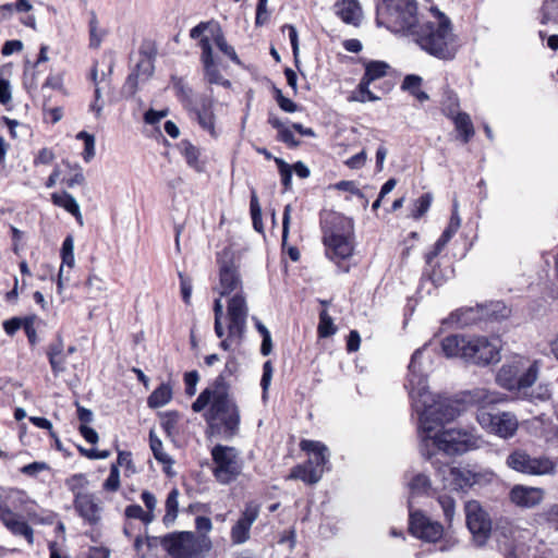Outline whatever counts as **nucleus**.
Segmentation results:
<instances>
[{"label": "nucleus", "instance_id": "63", "mask_svg": "<svg viewBox=\"0 0 558 558\" xmlns=\"http://www.w3.org/2000/svg\"><path fill=\"white\" fill-rule=\"evenodd\" d=\"M141 499L147 509L145 511L147 513H150V515H155V510L157 507V499H156L155 495L148 490H144L141 495Z\"/></svg>", "mask_w": 558, "mask_h": 558}, {"label": "nucleus", "instance_id": "30", "mask_svg": "<svg viewBox=\"0 0 558 558\" xmlns=\"http://www.w3.org/2000/svg\"><path fill=\"white\" fill-rule=\"evenodd\" d=\"M35 316H27L24 318L12 317L3 322V329L9 336H13L20 328H23L29 343L35 344Z\"/></svg>", "mask_w": 558, "mask_h": 558}, {"label": "nucleus", "instance_id": "8", "mask_svg": "<svg viewBox=\"0 0 558 558\" xmlns=\"http://www.w3.org/2000/svg\"><path fill=\"white\" fill-rule=\"evenodd\" d=\"M300 447L308 454H318L320 462L318 466H313V460L308 459L306 463L294 466L288 478L301 480L306 484H316L322 478L325 466L329 461L328 448L320 441L306 439L301 441Z\"/></svg>", "mask_w": 558, "mask_h": 558}, {"label": "nucleus", "instance_id": "38", "mask_svg": "<svg viewBox=\"0 0 558 558\" xmlns=\"http://www.w3.org/2000/svg\"><path fill=\"white\" fill-rule=\"evenodd\" d=\"M179 490L177 488H173L167 496L166 499V514L163 517V523L169 526L171 525L179 512Z\"/></svg>", "mask_w": 558, "mask_h": 558}, {"label": "nucleus", "instance_id": "1", "mask_svg": "<svg viewBox=\"0 0 558 558\" xmlns=\"http://www.w3.org/2000/svg\"><path fill=\"white\" fill-rule=\"evenodd\" d=\"M414 396V411L420 420L423 456L432 458L436 451L462 454L478 447L480 438L470 432L456 428L436 430L437 426L454 420L460 414L461 405L458 401L422 392Z\"/></svg>", "mask_w": 558, "mask_h": 558}, {"label": "nucleus", "instance_id": "55", "mask_svg": "<svg viewBox=\"0 0 558 558\" xmlns=\"http://www.w3.org/2000/svg\"><path fill=\"white\" fill-rule=\"evenodd\" d=\"M120 487V472L118 465H111L109 476L104 483V489L108 492H117Z\"/></svg>", "mask_w": 558, "mask_h": 558}, {"label": "nucleus", "instance_id": "18", "mask_svg": "<svg viewBox=\"0 0 558 558\" xmlns=\"http://www.w3.org/2000/svg\"><path fill=\"white\" fill-rule=\"evenodd\" d=\"M411 533L425 542L435 543L441 538L444 527L440 523L432 521L421 512L410 511Z\"/></svg>", "mask_w": 558, "mask_h": 558}, {"label": "nucleus", "instance_id": "21", "mask_svg": "<svg viewBox=\"0 0 558 558\" xmlns=\"http://www.w3.org/2000/svg\"><path fill=\"white\" fill-rule=\"evenodd\" d=\"M258 514L259 506L257 504H246L242 515L231 530V539L234 544H243L250 538L251 526L258 518Z\"/></svg>", "mask_w": 558, "mask_h": 558}, {"label": "nucleus", "instance_id": "34", "mask_svg": "<svg viewBox=\"0 0 558 558\" xmlns=\"http://www.w3.org/2000/svg\"><path fill=\"white\" fill-rule=\"evenodd\" d=\"M172 399V387L169 384H161L147 399L150 409H158L168 404Z\"/></svg>", "mask_w": 558, "mask_h": 558}, {"label": "nucleus", "instance_id": "16", "mask_svg": "<svg viewBox=\"0 0 558 558\" xmlns=\"http://www.w3.org/2000/svg\"><path fill=\"white\" fill-rule=\"evenodd\" d=\"M162 544L174 558H193L199 553L201 541L192 532H180L168 535Z\"/></svg>", "mask_w": 558, "mask_h": 558}, {"label": "nucleus", "instance_id": "62", "mask_svg": "<svg viewBox=\"0 0 558 558\" xmlns=\"http://www.w3.org/2000/svg\"><path fill=\"white\" fill-rule=\"evenodd\" d=\"M180 277V287H181V294L183 298V301L189 304L191 301L192 295V281L190 278L185 277L182 272H179Z\"/></svg>", "mask_w": 558, "mask_h": 558}, {"label": "nucleus", "instance_id": "31", "mask_svg": "<svg viewBox=\"0 0 558 558\" xmlns=\"http://www.w3.org/2000/svg\"><path fill=\"white\" fill-rule=\"evenodd\" d=\"M469 401L478 405V409L485 408L489 404H497L506 400V398L496 390L487 388H474L468 392Z\"/></svg>", "mask_w": 558, "mask_h": 558}, {"label": "nucleus", "instance_id": "13", "mask_svg": "<svg viewBox=\"0 0 558 558\" xmlns=\"http://www.w3.org/2000/svg\"><path fill=\"white\" fill-rule=\"evenodd\" d=\"M507 465L520 473L529 475H553L556 462L548 457H531L523 450H515L507 458Z\"/></svg>", "mask_w": 558, "mask_h": 558}, {"label": "nucleus", "instance_id": "19", "mask_svg": "<svg viewBox=\"0 0 558 558\" xmlns=\"http://www.w3.org/2000/svg\"><path fill=\"white\" fill-rule=\"evenodd\" d=\"M437 476L442 482V488L449 490L463 489L475 483L471 471L447 464L437 469Z\"/></svg>", "mask_w": 558, "mask_h": 558}, {"label": "nucleus", "instance_id": "2", "mask_svg": "<svg viewBox=\"0 0 558 558\" xmlns=\"http://www.w3.org/2000/svg\"><path fill=\"white\" fill-rule=\"evenodd\" d=\"M192 410L196 413L205 411L204 418L207 423V433L210 436L230 439L239 433L240 409L231 396L223 376H218L210 386L199 393L192 403Z\"/></svg>", "mask_w": 558, "mask_h": 558}, {"label": "nucleus", "instance_id": "17", "mask_svg": "<svg viewBox=\"0 0 558 558\" xmlns=\"http://www.w3.org/2000/svg\"><path fill=\"white\" fill-rule=\"evenodd\" d=\"M323 242L326 248V256L333 262L349 258L354 250L350 232L344 233L339 230L326 231Z\"/></svg>", "mask_w": 558, "mask_h": 558}, {"label": "nucleus", "instance_id": "49", "mask_svg": "<svg viewBox=\"0 0 558 558\" xmlns=\"http://www.w3.org/2000/svg\"><path fill=\"white\" fill-rule=\"evenodd\" d=\"M181 151L184 155L186 162L195 168L199 169L198 163V157H199V150L197 147H195L193 144H191L187 141L181 142Z\"/></svg>", "mask_w": 558, "mask_h": 558}, {"label": "nucleus", "instance_id": "52", "mask_svg": "<svg viewBox=\"0 0 558 558\" xmlns=\"http://www.w3.org/2000/svg\"><path fill=\"white\" fill-rule=\"evenodd\" d=\"M432 201L433 196L429 193H426L422 195L420 198H417L414 203V210L412 213V217L418 219L423 215H425L430 207Z\"/></svg>", "mask_w": 558, "mask_h": 558}, {"label": "nucleus", "instance_id": "60", "mask_svg": "<svg viewBox=\"0 0 558 558\" xmlns=\"http://www.w3.org/2000/svg\"><path fill=\"white\" fill-rule=\"evenodd\" d=\"M276 100L286 112H295L298 110V105L290 98L284 97L280 89L276 90Z\"/></svg>", "mask_w": 558, "mask_h": 558}, {"label": "nucleus", "instance_id": "4", "mask_svg": "<svg viewBox=\"0 0 558 558\" xmlns=\"http://www.w3.org/2000/svg\"><path fill=\"white\" fill-rule=\"evenodd\" d=\"M538 366L536 362L514 355L507 360L496 374V383L499 387L526 396L525 390L537 380Z\"/></svg>", "mask_w": 558, "mask_h": 558}, {"label": "nucleus", "instance_id": "58", "mask_svg": "<svg viewBox=\"0 0 558 558\" xmlns=\"http://www.w3.org/2000/svg\"><path fill=\"white\" fill-rule=\"evenodd\" d=\"M198 380H199V376L196 371L185 373L184 383H185V392L187 396L195 395Z\"/></svg>", "mask_w": 558, "mask_h": 558}, {"label": "nucleus", "instance_id": "12", "mask_svg": "<svg viewBox=\"0 0 558 558\" xmlns=\"http://www.w3.org/2000/svg\"><path fill=\"white\" fill-rule=\"evenodd\" d=\"M502 344L499 337H470L466 362L475 365H489L500 361Z\"/></svg>", "mask_w": 558, "mask_h": 558}, {"label": "nucleus", "instance_id": "20", "mask_svg": "<svg viewBox=\"0 0 558 558\" xmlns=\"http://www.w3.org/2000/svg\"><path fill=\"white\" fill-rule=\"evenodd\" d=\"M199 47L202 49L201 61L204 68V75L209 84H217L229 87L231 83L225 80L217 68V62L214 58L213 46L210 38L204 36L199 39Z\"/></svg>", "mask_w": 558, "mask_h": 558}, {"label": "nucleus", "instance_id": "36", "mask_svg": "<svg viewBox=\"0 0 558 558\" xmlns=\"http://www.w3.org/2000/svg\"><path fill=\"white\" fill-rule=\"evenodd\" d=\"M88 32L89 47L92 49H98L106 36V31L99 26L98 17L94 11L89 13Z\"/></svg>", "mask_w": 558, "mask_h": 558}, {"label": "nucleus", "instance_id": "40", "mask_svg": "<svg viewBox=\"0 0 558 558\" xmlns=\"http://www.w3.org/2000/svg\"><path fill=\"white\" fill-rule=\"evenodd\" d=\"M422 77L417 75H407L402 82V89L409 92L417 100L425 101L428 99V95L421 90Z\"/></svg>", "mask_w": 558, "mask_h": 558}, {"label": "nucleus", "instance_id": "41", "mask_svg": "<svg viewBox=\"0 0 558 558\" xmlns=\"http://www.w3.org/2000/svg\"><path fill=\"white\" fill-rule=\"evenodd\" d=\"M173 87L184 108L186 110L192 109V107L195 105L192 88L189 87V85L182 78H175L173 82Z\"/></svg>", "mask_w": 558, "mask_h": 558}, {"label": "nucleus", "instance_id": "29", "mask_svg": "<svg viewBox=\"0 0 558 558\" xmlns=\"http://www.w3.org/2000/svg\"><path fill=\"white\" fill-rule=\"evenodd\" d=\"M470 337L452 335L441 341L442 353L447 357H460L466 361Z\"/></svg>", "mask_w": 558, "mask_h": 558}, {"label": "nucleus", "instance_id": "47", "mask_svg": "<svg viewBox=\"0 0 558 558\" xmlns=\"http://www.w3.org/2000/svg\"><path fill=\"white\" fill-rule=\"evenodd\" d=\"M76 138L84 142L82 156L86 162H89L95 157V136L82 131L76 135Z\"/></svg>", "mask_w": 558, "mask_h": 558}, {"label": "nucleus", "instance_id": "43", "mask_svg": "<svg viewBox=\"0 0 558 558\" xmlns=\"http://www.w3.org/2000/svg\"><path fill=\"white\" fill-rule=\"evenodd\" d=\"M149 445H150V449L154 453V457L157 461H159L160 463H162L165 465L172 464L171 458L169 457V454H167L163 451L161 440L155 435V433L153 430H150V433H149Z\"/></svg>", "mask_w": 558, "mask_h": 558}, {"label": "nucleus", "instance_id": "25", "mask_svg": "<svg viewBox=\"0 0 558 558\" xmlns=\"http://www.w3.org/2000/svg\"><path fill=\"white\" fill-rule=\"evenodd\" d=\"M214 101L209 98H202L199 105H194L189 111L194 114L201 128L216 137L215 114L213 111Z\"/></svg>", "mask_w": 558, "mask_h": 558}, {"label": "nucleus", "instance_id": "22", "mask_svg": "<svg viewBox=\"0 0 558 558\" xmlns=\"http://www.w3.org/2000/svg\"><path fill=\"white\" fill-rule=\"evenodd\" d=\"M74 508L89 524L98 523L101 518V502L94 494L77 495L74 498Z\"/></svg>", "mask_w": 558, "mask_h": 558}, {"label": "nucleus", "instance_id": "32", "mask_svg": "<svg viewBox=\"0 0 558 558\" xmlns=\"http://www.w3.org/2000/svg\"><path fill=\"white\" fill-rule=\"evenodd\" d=\"M52 203L59 207H62L68 213L73 215L78 222L80 226H83V216L80 210V206L76 202V199L69 193L62 192V193H53L51 195Z\"/></svg>", "mask_w": 558, "mask_h": 558}, {"label": "nucleus", "instance_id": "61", "mask_svg": "<svg viewBox=\"0 0 558 558\" xmlns=\"http://www.w3.org/2000/svg\"><path fill=\"white\" fill-rule=\"evenodd\" d=\"M283 29H288V32H289V39L291 43L293 57H294L295 63H298L300 49H299V36H298L296 28L293 25H286V26H283Z\"/></svg>", "mask_w": 558, "mask_h": 558}, {"label": "nucleus", "instance_id": "59", "mask_svg": "<svg viewBox=\"0 0 558 558\" xmlns=\"http://www.w3.org/2000/svg\"><path fill=\"white\" fill-rule=\"evenodd\" d=\"M542 437L548 445L558 448V425L545 426L542 429Z\"/></svg>", "mask_w": 558, "mask_h": 558}, {"label": "nucleus", "instance_id": "28", "mask_svg": "<svg viewBox=\"0 0 558 558\" xmlns=\"http://www.w3.org/2000/svg\"><path fill=\"white\" fill-rule=\"evenodd\" d=\"M335 13L342 22L357 26L362 21V9L357 0H337Z\"/></svg>", "mask_w": 558, "mask_h": 558}, {"label": "nucleus", "instance_id": "54", "mask_svg": "<svg viewBox=\"0 0 558 558\" xmlns=\"http://www.w3.org/2000/svg\"><path fill=\"white\" fill-rule=\"evenodd\" d=\"M542 23H548L558 19V0H547L543 5Z\"/></svg>", "mask_w": 558, "mask_h": 558}, {"label": "nucleus", "instance_id": "15", "mask_svg": "<svg viewBox=\"0 0 558 558\" xmlns=\"http://www.w3.org/2000/svg\"><path fill=\"white\" fill-rule=\"evenodd\" d=\"M248 307L244 293L236 292L227 302V328L232 338H243L246 330Z\"/></svg>", "mask_w": 558, "mask_h": 558}, {"label": "nucleus", "instance_id": "9", "mask_svg": "<svg viewBox=\"0 0 558 558\" xmlns=\"http://www.w3.org/2000/svg\"><path fill=\"white\" fill-rule=\"evenodd\" d=\"M476 421L486 433L502 439L512 438L519 429L517 415L509 411L494 413L485 408L477 409Z\"/></svg>", "mask_w": 558, "mask_h": 558}, {"label": "nucleus", "instance_id": "24", "mask_svg": "<svg viewBox=\"0 0 558 558\" xmlns=\"http://www.w3.org/2000/svg\"><path fill=\"white\" fill-rule=\"evenodd\" d=\"M544 498V490L538 487L515 485L510 490V500L521 508H533L541 504Z\"/></svg>", "mask_w": 558, "mask_h": 558}, {"label": "nucleus", "instance_id": "50", "mask_svg": "<svg viewBox=\"0 0 558 558\" xmlns=\"http://www.w3.org/2000/svg\"><path fill=\"white\" fill-rule=\"evenodd\" d=\"M87 484L88 481L84 474H74L66 480V486L74 494V498H76L77 495L88 494L83 492Z\"/></svg>", "mask_w": 558, "mask_h": 558}, {"label": "nucleus", "instance_id": "5", "mask_svg": "<svg viewBox=\"0 0 558 558\" xmlns=\"http://www.w3.org/2000/svg\"><path fill=\"white\" fill-rule=\"evenodd\" d=\"M377 24L391 32H413L417 26L415 0H383L377 7Z\"/></svg>", "mask_w": 558, "mask_h": 558}, {"label": "nucleus", "instance_id": "3", "mask_svg": "<svg viewBox=\"0 0 558 558\" xmlns=\"http://www.w3.org/2000/svg\"><path fill=\"white\" fill-rule=\"evenodd\" d=\"M433 12L436 20L413 28L411 34L416 36V43L429 54L442 60H451L460 46L458 37L452 31L449 17L438 10Z\"/></svg>", "mask_w": 558, "mask_h": 558}, {"label": "nucleus", "instance_id": "51", "mask_svg": "<svg viewBox=\"0 0 558 558\" xmlns=\"http://www.w3.org/2000/svg\"><path fill=\"white\" fill-rule=\"evenodd\" d=\"M438 504L440 505V507L444 511L446 521L450 523L453 520L454 513H456L454 499L449 495H439Z\"/></svg>", "mask_w": 558, "mask_h": 558}, {"label": "nucleus", "instance_id": "11", "mask_svg": "<svg viewBox=\"0 0 558 558\" xmlns=\"http://www.w3.org/2000/svg\"><path fill=\"white\" fill-rule=\"evenodd\" d=\"M432 364L430 355L428 354V347L425 344L424 347L417 349L409 364V378H408V389L409 395L412 400V407L414 408V395H433L427 387V379L425 372L429 368Z\"/></svg>", "mask_w": 558, "mask_h": 558}, {"label": "nucleus", "instance_id": "26", "mask_svg": "<svg viewBox=\"0 0 558 558\" xmlns=\"http://www.w3.org/2000/svg\"><path fill=\"white\" fill-rule=\"evenodd\" d=\"M112 72V64L108 66V71H101V80L97 81V62L94 63L90 70V80L95 85L94 101L90 104L89 109L99 118L104 109V101L101 100V89L109 85L110 75Z\"/></svg>", "mask_w": 558, "mask_h": 558}, {"label": "nucleus", "instance_id": "44", "mask_svg": "<svg viewBox=\"0 0 558 558\" xmlns=\"http://www.w3.org/2000/svg\"><path fill=\"white\" fill-rule=\"evenodd\" d=\"M454 125H456V129L463 134L464 143L469 142V140L474 134L473 124H472V121H471L469 114L459 113L454 118Z\"/></svg>", "mask_w": 558, "mask_h": 558}, {"label": "nucleus", "instance_id": "46", "mask_svg": "<svg viewBox=\"0 0 558 558\" xmlns=\"http://www.w3.org/2000/svg\"><path fill=\"white\" fill-rule=\"evenodd\" d=\"M124 513L126 518L137 519L146 525L150 524L156 518V515H150V513H147L140 505L128 506Z\"/></svg>", "mask_w": 558, "mask_h": 558}, {"label": "nucleus", "instance_id": "39", "mask_svg": "<svg viewBox=\"0 0 558 558\" xmlns=\"http://www.w3.org/2000/svg\"><path fill=\"white\" fill-rule=\"evenodd\" d=\"M388 69L389 64L384 61H369L365 64V73L362 78L371 84L386 76Z\"/></svg>", "mask_w": 558, "mask_h": 558}, {"label": "nucleus", "instance_id": "37", "mask_svg": "<svg viewBox=\"0 0 558 558\" xmlns=\"http://www.w3.org/2000/svg\"><path fill=\"white\" fill-rule=\"evenodd\" d=\"M61 256H62V266L59 271V282L58 287L59 289L62 288V274H63V266H68L69 268H72L75 263L74 258V240L71 235L66 236L63 241L62 248H61Z\"/></svg>", "mask_w": 558, "mask_h": 558}, {"label": "nucleus", "instance_id": "56", "mask_svg": "<svg viewBox=\"0 0 558 558\" xmlns=\"http://www.w3.org/2000/svg\"><path fill=\"white\" fill-rule=\"evenodd\" d=\"M272 373H274V368H272L271 362L270 361L265 362L263 365V376L260 379V386L263 389V399L264 400H266V398H267V391H268L270 383H271Z\"/></svg>", "mask_w": 558, "mask_h": 558}, {"label": "nucleus", "instance_id": "23", "mask_svg": "<svg viewBox=\"0 0 558 558\" xmlns=\"http://www.w3.org/2000/svg\"><path fill=\"white\" fill-rule=\"evenodd\" d=\"M0 520L14 535L24 536L29 544L33 543V529L20 514L4 505H0Z\"/></svg>", "mask_w": 558, "mask_h": 558}, {"label": "nucleus", "instance_id": "6", "mask_svg": "<svg viewBox=\"0 0 558 558\" xmlns=\"http://www.w3.org/2000/svg\"><path fill=\"white\" fill-rule=\"evenodd\" d=\"M220 296L228 295L230 293L241 292L242 279L239 275L236 267L232 263H223L219 269V283L216 288ZM214 314H215V333L218 338H222L226 333L222 326L223 305L221 298H218L214 302Z\"/></svg>", "mask_w": 558, "mask_h": 558}, {"label": "nucleus", "instance_id": "33", "mask_svg": "<svg viewBox=\"0 0 558 558\" xmlns=\"http://www.w3.org/2000/svg\"><path fill=\"white\" fill-rule=\"evenodd\" d=\"M47 354L54 374L58 375L66 369V354L63 352V343L61 341L51 344Z\"/></svg>", "mask_w": 558, "mask_h": 558}, {"label": "nucleus", "instance_id": "14", "mask_svg": "<svg viewBox=\"0 0 558 558\" xmlns=\"http://www.w3.org/2000/svg\"><path fill=\"white\" fill-rule=\"evenodd\" d=\"M466 525L473 535L474 542L483 546L492 532V520L482 505L476 500H470L465 504Z\"/></svg>", "mask_w": 558, "mask_h": 558}, {"label": "nucleus", "instance_id": "48", "mask_svg": "<svg viewBox=\"0 0 558 558\" xmlns=\"http://www.w3.org/2000/svg\"><path fill=\"white\" fill-rule=\"evenodd\" d=\"M213 40L221 52L228 56L232 61L239 62L238 56L233 47L229 46L221 29L218 28L213 35Z\"/></svg>", "mask_w": 558, "mask_h": 558}, {"label": "nucleus", "instance_id": "35", "mask_svg": "<svg viewBox=\"0 0 558 558\" xmlns=\"http://www.w3.org/2000/svg\"><path fill=\"white\" fill-rule=\"evenodd\" d=\"M369 83L361 78L357 87L349 95L350 102L377 101L380 98L369 89Z\"/></svg>", "mask_w": 558, "mask_h": 558}, {"label": "nucleus", "instance_id": "64", "mask_svg": "<svg viewBox=\"0 0 558 558\" xmlns=\"http://www.w3.org/2000/svg\"><path fill=\"white\" fill-rule=\"evenodd\" d=\"M278 140L286 143L290 147H298L300 145V142L295 140L292 131L287 126H284L278 133Z\"/></svg>", "mask_w": 558, "mask_h": 558}, {"label": "nucleus", "instance_id": "57", "mask_svg": "<svg viewBox=\"0 0 558 558\" xmlns=\"http://www.w3.org/2000/svg\"><path fill=\"white\" fill-rule=\"evenodd\" d=\"M551 397L550 389L547 385H538L530 395L532 402H545Z\"/></svg>", "mask_w": 558, "mask_h": 558}, {"label": "nucleus", "instance_id": "53", "mask_svg": "<svg viewBox=\"0 0 558 558\" xmlns=\"http://www.w3.org/2000/svg\"><path fill=\"white\" fill-rule=\"evenodd\" d=\"M275 162L278 166L279 173L281 177V182L286 190H289L291 187V181H292V168L289 163H287L281 158H275Z\"/></svg>", "mask_w": 558, "mask_h": 558}, {"label": "nucleus", "instance_id": "27", "mask_svg": "<svg viewBox=\"0 0 558 558\" xmlns=\"http://www.w3.org/2000/svg\"><path fill=\"white\" fill-rule=\"evenodd\" d=\"M407 487L409 489V508H412L411 499L415 496L428 495L432 492V481L428 475L422 472H408L405 474Z\"/></svg>", "mask_w": 558, "mask_h": 558}, {"label": "nucleus", "instance_id": "45", "mask_svg": "<svg viewBox=\"0 0 558 558\" xmlns=\"http://www.w3.org/2000/svg\"><path fill=\"white\" fill-rule=\"evenodd\" d=\"M337 331L336 326L333 325L332 318L329 316L326 310L322 311L319 314V324H318V335L322 338H327L335 335Z\"/></svg>", "mask_w": 558, "mask_h": 558}, {"label": "nucleus", "instance_id": "42", "mask_svg": "<svg viewBox=\"0 0 558 558\" xmlns=\"http://www.w3.org/2000/svg\"><path fill=\"white\" fill-rule=\"evenodd\" d=\"M153 73V64L150 61H142L137 64L136 73L129 75L126 85L131 87L132 93L135 92L138 78L142 76L143 80H147Z\"/></svg>", "mask_w": 558, "mask_h": 558}, {"label": "nucleus", "instance_id": "7", "mask_svg": "<svg viewBox=\"0 0 558 558\" xmlns=\"http://www.w3.org/2000/svg\"><path fill=\"white\" fill-rule=\"evenodd\" d=\"M213 474L223 485L234 482L243 470V460L234 447L217 445L211 449Z\"/></svg>", "mask_w": 558, "mask_h": 558}, {"label": "nucleus", "instance_id": "10", "mask_svg": "<svg viewBox=\"0 0 558 558\" xmlns=\"http://www.w3.org/2000/svg\"><path fill=\"white\" fill-rule=\"evenodd\" d=\"M498 549L505 558H525L524 539L525 530L520 529L513 522L508 520H500L495 530Z\"/></svg>", "mask_w": 558, "mask_h": 558}]
</instances>
